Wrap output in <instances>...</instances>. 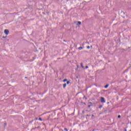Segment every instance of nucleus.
Returning a JSON list of instances; mask_svg holds the SVG:
<instances>
[{
  "instance_id": "obj_1",
  "label": "nucleus",
  "mask_w": 131,
  "mask_h": 131,
  "mask_svg": "<svg viewBox=\"0 0 131 131\" xmlns=\"http://www.w3.org/2000/svg\"><path fill=\"white\" fill-rule=\"evenodd\" d=\"M4 33L5 34H6V35H8V34H9V33H10V31H9V30L8 29H5L4 30Z\"/></svg>"
},
{
  "instance_id": "obj_2",
  "label": "nucleus",
  "mask_w": 131,
  "mask_h": 131,
  "mask_svg": "<svg viewBox=\"0 0 131 131\" xmlns=\"http://www.w3.org/2000/svg\"><path fill=\"white\" fill-rule=\"evenodd\" d=\"M101 103H105L106 101H105V98L103 97L101 98Z\"/></svg>"
},
{
  "instance_id": "obj_3",
  "label": "nucleus",
  "mask_w": 131,
  "mask_h": 131,
  "mask_svg": "<svg viewBox=\"0 0 131 131\" xmlns=\"http://www.w3.org/2000/svg\"><path fill=\"white\" fill-rule=\"evenodd\" d=\"M80 24H81V22H80V21L77 22V26H78L79 25H80Z\"/></svg>"
},
{
  "instance_id": "obj_4",
  "label": "nucleus",
  "mask_w": 131,
  "mask_h": 131,
  "mask_svg": "<svg viewBox=\"0 0 131 131\" xmlns=\"http://www.w3.org/2000/svg\"><path fill=\"white\" fill-rule=\"evenodd\" d=\"M81 67H82V68H83V69H84V67H83L82 63H81Z\"/></svg>"
},
{
  "instance_id": "obj_5",
  "label": "nucleus",
  "mask_w": 131,
  "mask_h": 131,
  "mask_svg": "<svg viewBox=\"0 0 131 131\" xmlns=\"http://www.w3.org/2000/svg\"><path fill=\"white\" fill-rule=\"evenodd\" d=\"M108 86H109V84L106 85L104 86V88H105V89H107V88H108Z\"/></svg>"
},
{
  "instance_id": "obj_6",
  "label": "nucleus",
  "mask_w": 131,
  "mask_h": 131,
  "mask_svg": "<svg viewBox=\"0 0 131 131\" xmlns=\"http://www.w3.org/2000/svg\"><path fill=\"white\" fill-rule=\"evenodd\" d=\"M4 127H6L7 126V122L4 123Z\"/></svg>"
},
{
  "instance_id": "obj_7",
  "label": "nucleus",
  "mask_w": 131,
  "mask_h": 131,
  "mask_svg": "<svg viewBox=\"0 0 131 131\" xmlns=\"http://www.w3.org/2000/svg\"><path fill=\"white\" fill-rule=\"evenodd\" d=\"M66 85H67V84L66 83H64L63 84V88L65 89V88H66Z\"/></svg>"
},
{
  "instance_id": "obj_8",
  "label": "nucleus",
  "mask_w": 131,
  "mask_h": 131,
  "mask_svg": "<svg viewBox=\"0 0 131 131\" xmlns=\"http://www.w3.org/2000/svg\"><path fill=\"white\" fill-rule=\"evenodd\" d=\"M69 83H70V81H68L67 82V84H69Z\"/></svg>"
},
{
  "instance_id": "obj_9",
  "label": "nucleus",
  "mask_w": 131,
  "mask_h": 131,
  "mask_svg": "<svg viewBox=\"0 0 131 131\" xmlns=\"http://www.w3.org/2000/svg\"><path fill=\"white\" fill-rule=\"evenodd\" d=\"M79 50H82V47H79Z\"/></svg>"
},
{
  "instance_id": "obj_10",
  "label": "nucleus",
  "mask_w": 131,
  "mask_h": 131,
  "mask_svg": "<svg viewBox=\"0 0 131 131\" xmlns=\"http://www.w3.org/2000/svg\"><path fill=\"white\" fill-rule=\"evenodd\" d=\"M39 120H40V121H41L42 120V119H41V118H39Z\"/></svg>"
},
{
  "instance_id": "obj_11",
  "label": "nucleus",
  "mask_w": 131,
  "mask_h": 131,
  "mask_svg": "<svg viewBox=\"0 0 131 131\" xmlns=\"http://www.w3.org/2000/svg\"><path fill=\"white\" fill-rule=\"evenodd\" d=\"M31 11L30 12H32V11H33V9H32V7H31V9H30Z\"/></svg>"
},
{
  "instance_id": "obj_12",
  "label": "nucleus",
  "mask_w": 131,
  "mask_h": 131,
  "mask_svg": "<svg viewBox=\"0 0 131 131\" xmlns=\"http://www.w3.org/2000/svg\"><path fill=\"white\" fill-rule=\"evenodd\" d=\"M65 81H67V79H65L63 80V82H65Z\"/></svg>"
},
{
  "instance_id": "obj_13",
  "label": "nucleus",
  "mask_w": 131,
  "mask_h": 131,
  "mask_svg": "<svg viewBox=\"0 0 131 131\" xmlns=\"http://www.w3.org/2000/svg\"><path fill=\"white\" fill-rule=\"evenodd\" d=\"M121 117V116H120V115H119L118 116V118H120Z\"/></svg>"
},
{
  "instance_id": "obj_14",
  "label": "nucleus",
  "mask_w": 131,
  "mask_h": 131,
  "mask_svg": "<svg viewBox=\"0 0 131 131\" xmlns=\"http://www.w3.org/2000/svg\"><path fill=\"white\" fill-rule=\"evenodd\" d=\"M7 38V36H3V38Z\"/></svg>"
},
{
  "instance_id": "obj_15",
  "label": "nucleus",
  "mask_w": 131,
  "mask_h": 131,
  "mask_svg": "<svg viewBox=\"0 0 131 131\" xmlns=\"http://www.w3.org/2000/svg\"><path fill=\"white\" fill-rule=\"evenodd\" d=\"M64 130L68 131V129H67V128H64Z\"/></svg>"
},
{
  "instance_id": "obj_16",
  "label": "nucleus",
  "mask_w": 131,
  "mask_h": 131,
  "mask_svg": "<svg viewBox=\"0 0 131 131\" xmlns=\"http://www.w3.org/2000/svg\"><path fill=\"white\" fill-rule=\"evenodd\" d=\"M90 48H91L90 46L87 47V49H90Z\"/></svg>"
},
{
  "instance_id": "obj_17",
  "label": "nucleus",
  "mask_w": 131,
  "mask_h": 131,
  "mask_svg": "<svg viewBox=\"0 0 131 131\" xmlns=\"http://www.w3.org/2000/svg\"><path fill=\"white\" fill-rule=\"evenodd\" d=\"M86 68L88 69V68H89V66H86Z\"/></svg>"
},
{
  "instance_id": "obj_18",
  "label": "nucleus",
  "mask_w": 131,
  "mask_h": 131,
  "mask_svg": "<svg viewBox=\"0 0 131 131\" xmlns=\"http://www.w3.org/2000/svg\"><path fill=\"white\" fill-rule=\"evenodd\" d=\"M32 84H33V82H32Z\"/></svg>"
},
{
  "instance_id": "obj_19",
  "label": "nucleus",
  "mask_w": 131,
  "mask_h": 131,
  "mask_svg": "<svg viewBox=\"0 0 131 131\" xmlns=\"http://www.w3.org/2000/svg\"><path fill=\"white\" fill-rule=\"evenodd\" d=\"M32 121H33V120H32V121H31V122H32Z\"/></svg>"
},
{
  "instance_id": "obj_20",
  "label": "nucleus",
  "mask_w": 131,
  "mask_h": 131,
  "mask_svg": "<svg viewBox=\"0 0 131 131\" xmlns=\"http://www.w3.org/2000/svg\"><path fill=\"white\" fill-rule=\"evenodd\" d=\"M27 42H29L28 41H26Z\"/></svg>"
},
{
  "instance_id": "obj_21",
  "label": "nucleus",
  "mask_w": 131,
  "mask_h": 131,
  "mask_svg": "<svg viewBox=\"0 0 131 131\" xmlns=\"http://www.w3.org/2000/svg\"><path fill=\"white\" fill-rule=\"evenodd\" d=\"M89 107H91V105H89Z\"/></svg>"
},
{
  "instance_id": "obj_22",
  "label": "nucleus",
  "mask_w": 131,
  "mask_h": 131,
  "mask_svg": "<svg viewBox=\"0 0 131 131\" xmlns=\"http://www.w3.org/2000/svg\"><path fill=\"white\" fill-rule=\"evenodd\" d=\"M32 33H33V31L32 32Z\"/></svg>"
},
{
  "instance_id": "obj_23",
  "label": "nucleus",
  "mask_w": 131,
  "mask_h": 131,
  "mask_svg": "<svg viewBox=\"0 0 131 131\" xmlns=\"http://www.w3.org/2000/svg\"><path fill=\"white\" fill-rule=\"evenodd\" d=\"M36 120H37V118L36 119Z\"/></svg>"
},
{
  "instance_id": "obj_24",
  "label": "nucleus",
  "mask_w": 131,
  "mask_h": 131,
  "mask_svg": "<svg viewBox=\"0 0 131 131\" xmlns=\"http://www.w3.org/2000/svg\"><path fill=\"white\" fill-rule=\"evenodd\" d=\"M25 78H27V77H26Z\"/></svg>"
},
{
  "instance_id": "obj_25",
  "label": "nucleus",
  "mask_w": 131,
  "mask_h": 131,
  "mask_svg": "<svg viewBox=\"0 0 131 131\" xmlns=\"http://www.w3.org/2000/svg\"><path fill=\"white\" fill-rule=\"evenodd\" d=\"M92 116H93H93H94V115H92Z\"/></svg>"
},
{
  "instance_id": "obj_26",
  "label": "nucleus",
  "mask_w": 131,
  "mask_h": 131,
  "mask_svg": "<svg viewBox=\"0 0 131 131\" xmlns=\"http://www.w3.org/2000/svg\"><path fill=\"white\" fill-rule=\"evenodd\" d=\"M28 9H29L30 10V8H29Z\"/></svg>"
},
{
  "instance_id": "obj_27",
  "label": "nucleus",
  "mask_w": 131,
  "mask_h": 131,
  "mask_svg": "<svg viewBox=\"0 0 131 131\" xmlns=\"http://www.w3.org/2000/svg\"><path fill=\"white\" fill-rule=\"evenodd\" d=\"M91 48H92V46H91Z\"/></svg>"
},
{
  "instance_id": "obj_28",
  "label": "nucleus",
  "mask_w": 131,
  "mask_h": 131,
  "mask_svg": "<svg viewBox=\"0 0 131 131\" xmlns=\"http://www.w3.org/2000/svg\"><path fill=\"white\" fill-rule=\"evenodd\" d=\"M125 131H126V129H125Z\"/></svg>"
}]
</instances>
